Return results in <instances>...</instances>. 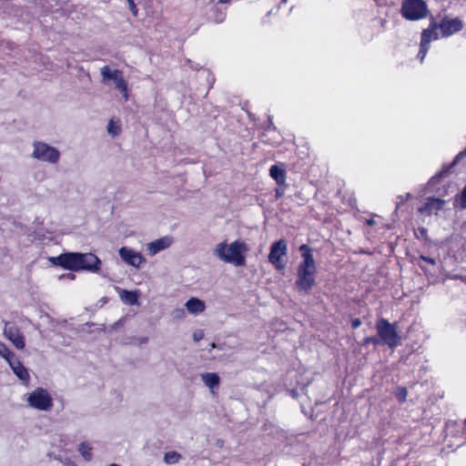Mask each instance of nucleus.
Segmentation results:
<instances>
[{"label": "nucleus", "instance_id": "29", "mask_svg": "<svg viewBox=\"0 0 466 466\" xmlns=\"http://www.w3.org/2000/svg\"><path fill=\"white\" fill-rule=\"evenodd\" d=\"M396 397L400 402H404L407 399V390L404 387H398L396 390Z\"/></svg>", "mask_w": 466, "mask_h": 466}, {"label": "nucleus", "instance_id": "40", "mask_svg": "<svg viewBox=\"0 0 466 466\" xmlns=\"http://www.w3.org/2000/svg\"><path fill=\"white\" fill-rule=\"evenodd\" d=\"M201 338H202L201 334L194 333V335H193V339L195 341H198L199 339H201Z\"/></svg>", "mask_w": 466, "mask_h": 466}, {"label": "nucleus", "instance_id": "33", "mask_svg": "<svg viewBox=\"0 0 466 466\" xmlns=\"http://www.w3.org/2000/svg\"><path fill=\"white\" fill-rule=\"evenodd\" d=\"M411 197L412 196L410 193H407L405 196H401V195L398 196V200L399 201L397 202V208H399V206L400 204H403L405 201H407L408 199L411 198Z\"/></svg>", "mask_w": 466, "mask_h": 466}, {"label": "nucleus", "instance_id": "1", "mask_svg": "<svg viewBox=\"0 0 466 466\" xmlns=\"http://www.w3.org/2000/svg\"><path fill=\"white\" fill-rule=\"evenodd\" d=\"M248 250L247 244L240 240H235L228 245L226 242L218 244L214 254L226 263H231L237 267H242L246 263L244 253Z\"/></svg>", "mask_w": 466, "mask_h": 466}, {"label": "nucleus", "instance_id": "18", "mask_svg": "<svg viewBox=\"0 0 466 466\" xmlns=\"http://www.w3.org/2000/svg\"><path fill=\"white\" fill-rule=\"evenodd\" d=\"M13 372L23 382L27 383L30 380L28 370L21 363V361L15 358L11 362L8 363Z\"/></svg>", "mask_w": 466, "mask_h": 466}, {"label": "nucleus", "instance_id": "10", "mask_svg": "<svg viewBox=\"0 0 466 466\" xmlns=\"http://www.w3.org/2000/svg\"><path fill=\"white\" fill-rule=\"evenodd\" d=\"M80 258L78 261V271H88V272H97L101 267L100 258L93 253H79L78 258Z\"/></svg>", "mask_w": 466, "mask_h": 466}, {"label": "nucleus", "instance_id": "42", "mask_svg": "<svg viewBox=\"0 0 466 466\" xmlns=\"http://www.w3.org/2000/svg\"><path fill=\"white\" fill-rule=\"evenodd\" d=\"M140 342H141V343H146V342H147V338H142V339H140Z\"/></svg>", "mask_w": 466, "mask_h": 466}, {"label": "nucleus", "instance_id": "16", "mask_svg": "<svg viewBox=\"0 0 466 466\" xmlns=\"http://www.w3.org/2000/svg\"><path fill=\"white\" fill-rule=\"evenodd\" d=\"M445 201L437 198H428L424 205L419 208L418 212L420 214L431 215L443 208Z\"/></svg>", "mask_w": 466, "mask_h": 466}, {"label": "nucleus", "instance_id": "30", "mask_svg": "<svg viewBox=\"0 0 466 466\" xmlns=\"http://www.w3.org/2000/svg\"><path fill=\"white\" fill-rule=\"evenodd\" d=\"M370 343H372L373 345L377 346V345L381 344V340L380 339V338L375 337V336L366 337L363 339V341H362L363 346H367Z\"/></svg>", "mask_w": 466, "mask_h": 466}, {"label": "nucleus", "instance_id": "3", "mask_svg": "<svg viewBox=\"0 0 466 466\" xmlns=\"http://www.w3.org/2000/svg\"><path fill=\"white\" fill-rule=\"evenodd\" d=\"M400 13L409 21H418L427 16L428 7L423 0H403Z\"/></svg>", "mask_w": 466, "mask_h": 466}, {"label": "nucleus", "instance_id": "31", "mask_svg": "<svg viewBox=\"0 0 466 466\" xmlns=\"http://www.w3.org/2000/svg\"><path fill=\"white\" fill-rule=\"evenodd\" d=\"M430 46H424V45H421L420 44V50H419V53H418V58L420 59V63L423 62L427 53H428V50H429Z\"/></svg>", "mask_w": 466, "mask_h": 466}, {"label": "nucleus", "instance_id": "12", "mask_svg": "<svg viewBox=\"0 0 466 466\" xmlns=\"http://www.w3.org/2000/svg\"><path fill=\"white\" fill-rule=\"evenodd\" d=\"M118 253L124 262L137 268H140L141 265L146 261V259L139 252H136L127 247H122Z\"/></svg>", "mask_w": 466, "mask_h": 466}, {"label": "nucleus", "instance_id": "39", "mask_svg": "<svg viewBox=\"0 0 466 466\" xmlns=\"http://www.w3.org/2000/svg\"><path fill=\"white\" fill-rule=\"evenodd\" d=\"M176 317H182L184 316V309H178L175 310Z\"/></svg>", "mask_w": 466, "mask_h": 466}, {"label": "nucleus", "instance_id": "20", "mask_svg": "<svg viewBox=\"0 0 466 466\" xmlns=\"http://www.w3.org/2000/svg\"><path fill=\"white\" fill-rule=\"evenodd\" d=\"M437 28L438 25L431 22L430 26L422 31L420 44L430 46L432 39H438V34L435 32Z\"/></svg>", "mask_w": 466, "mask_h": 466}, {"label": "nucleus", "instance_id": "14", "mask_svg": "<svg viewBox=\"0 0 466 466\" xmlns=\"http://www.w3.org/2000/svg\"><path fill=\"white\" fill-rule=\"evenodd\" d=\"M299 251L301 253L302 261L298 268L317 270L312 248L307 244H302L299 247Z\"/></svg>", "mask_w": 466, "mask_h": 466}, {"label": "nucleus", "instance_id": "11", "mask_svg": "<svg viewBox=\"0 0 466 466\" xmlns=\"http://www.w3.org/2000/svg\"><path fill=\"white\" fill-rule=\"evenodd\" d=\"M4 335L17 350H23L25 348V337L17 326L10 325L8 322H5Z\"/></svg>", "mask_w": 466, "mask_h": 466}, {"label": "nucleus", "instance_id": "19", "mask_svg": "<svg viewBox=\"0 0 466 466\" xmlns=\"http://www.w3.org/2000/svg\"><path fill=\"white\" fill-rule=\"evenodd\" d=\"M270 177L276 181L277 185L282 187L286 183V170L282 163L273 165L269 168Z\"/></svg>", "mask_w": 466, "mask_h": 466}, {"label": "nucleus", "instance_id": "13", "mask_svg": "<svg viewBox=\"0 0 466 466\" xmlns=\"http://www.w3.org/2000/svg\"><path fill=\"white\" fill-rule=\"evenodd\" d=\"M462 27V22L458 18H445L438 25V28L441 29L443 36H450L461 30Z\"/></svg>", "mask_w": 466, "mask_h": 466}, {"label": "nucleus", "instance_id": "34", "mask_svg": "<svg viewBox=\"0 0 466 466\" xmlns=\"http://www.w3.org/2000/svg\"><path fill=\"white\" fill-rule=\"evenodd\" d=\"M127 1L128 3V6H129V9L132 12V14L134 15H137V8L136 6V4H135L134 0H127Z\"/></svg>", "mask_w": 466, "mask_h": 466}, {"label": "nucleus", "instance_id": "17", "mask_svg": "<svg viewBox=\"0 0 466 466\" xmlns=\"http://www.w3.org/2000/svg\"><path fill=\"white\" fill-rule=\"evenodd\" d=\"M464 156H466V149L464 150H461L458 155L457 157H455V159L453 160V162L447 166V167H443V168L437 174H435L429 181V185L431 187L434 186L436 183H439V181L442 178V177H445L448 176V174L451 172V169L452 168V167L457 163V161L461 158H462Z\"/></svg>", "mask_w": 466, "mask_h": 466}, {"label": "nucleus", "instance_id": "35", "mask_svg": "<svg viewBox=\"0 0 466 466\" xmlns=\"http://www.w3.org/2000/svg\"><path fill=\"white\" fill-rule=\"evenodd\" d=\"M283 195H284V189H283L281 187H279H279H277V188L275 189V197H276L277 198H281Z\"/></svg>", "mask_w": 466, "mask_h": 466}, {"label": "nucleus", "instance_id": "9", "mask_svg": "<svg viewBox=\"0 0 466 466\" xmlns=\"http://www.w3.org/2000/svg\"><path fill=\"white\" fill-rule=\"evenodd\" d=\"M78 252H66L56 257H51L49 259L55 266H59L64 269L70 271H78Z\"/></svg>", "mask_w": 466, "mask_h": 466}, {"label": "nucleus", "instance_id": "43", "mask_svg": "<svg viewBox=\"0 0 466 466\" xmlns=\"http://www.w3.org/2000/svg\"><path fill=\"white\" fill-rule=\"evenodd\" d=\"M219 2L222 3V4H226V3H228L229 0H219Z\"/></svg>", "mask_w": 466, "mask_h": 466}, {"label": "nucleus", "instance_id": "24", "mask_svg": "<svg viewBox=\"0 0 466 466\" xmlns=\"http://www.w3.org/2000/svg\"><path fill=\"white\" fill-rule=\"evenodd\" d=\"M0 356L4 358L8 363L16 358L15 354L11 351L9 348L2 341H0Z\"/></svg>", "mask_w": 466, "mask_h": 466}, {"label": "nucleus", "instance_id": "36", "mask_svg": "<svg viewBox=\"0 0 466 466\" xmlns=\"http://www.w3.org/2000/svg\"><path fill=\"white\" fill-rule=\"evenodd\" d=\"M361 325V320L360 319H354L351 321V327L355 329H358Z\"/></svg>", "mask_w": 466, "mask_h": 466}, {"label": "nucleus", "instance_id": "21", "mask_svg": "<svg viewBox=\"0 0 466 466\" xmlns=\"http://www.w3.org/2000/svg\"><path fill=\"white\" fill-rule=\"evenodd\" d=\"M185 306L187 310L191 314L202 313L206 309L205 302L198 298L189 299Z\"/></svg>", "mask_w": 466, "mask_h": 466}, {"label": "nucleus", "instance_id": "26", "mask_svg": "<svg viewBox=\"0 0 466 466\" xmlns=\"http://www.w3.org/2000/svg\"><path fill=\"white\" fill-rule=\"evenodd\" d=\"M180 459L181 455L177 451H171L165 453L163 460L167 464H175L177 463Z\"/></svg>", "mask_w": 466, "mask_h": 466}, {"label": "nucleus", "instance_id": "23", "mask_svg": "<svg viewBox=\"0 0 466 466\" xmlns=\"http://www.w3.org/2000/svg\"><path fill=\"white\" fill-rule=\"evenodd\" d=\"M120 299L128 305H137L138 303V295L136 291L123 289L120 292Z\"/></svg>", "mask_w": 466, "mask_h": 466}, {"label": "nucleus", "instance_id": "7", "mask_svg": "<svg viewBox=\"0 0 466 466\" xmlns=\"http://www.w3.org/2000/svg\"><path fill=\"white\" fill-rule=\"evenodd\" d=\"M316 272L317 270L298 268L295 285L299 292L309 294L316 285Z\"/></svg>", "mask_w": 466, "mask_h": 466}, {"label": "nucleus", "instance_id": "5", "mask_svg": "<svg viewBox=\"0 0 466 466\" xmlns=\"http://www.w3.org/2000/svg\"><path fill=\"white\" fill-rule=\"evenodd\" d=\"M33 147L34 151L32 157L34 158L51 164L58 162L60 152L57 148L41 141H35Z\"/></svg>", "mask_w": 466, "mask_h": 466}, {"label": "nucleus", "instance_id": "37", "mask_svg": "<svg viewBox=\"0 0 466 466\" xmlns=\"http://www.w3.org/2000/svg\"><path fill=\"white\" fill-rule=\"evenodd\" d=\"M420 258V259H422V260H424V261H426V262H428V263H430L431 265H435L436 264V261H435L434 258H429V257H426V256H422V255Z\"/></svg>", "mask_w": 466, "mask_h": 466}, {"label": "nucleus", "instance_id": "4", "mask_svg": "<svg viewBox=\"0 0 466 466\" xmlns=\"http://www.w3.org/2000/svg\"><path fill=\"white\" fill-rule=\"evenodd\" d=\"M102 76V83L107 84L112 81L115 84L116 89H117L123 96L125 101L128 100V88L127 82L123 76V72L118 69L112 70L109 66H104L100 69Z\"/></svg>", "mask_w": 466, "mask_h": 466}, {"label": "nucleus", "instance_id": "25", "mask_svg": "<svg viewBox=\"0 0 466 466\" xmlns=\"http://www.w3.org/2000/svg\"><path fill=\"white\" fill-rule=\"evenodd\" d=\"M78 451L82 457L86 461H90L92 460V448L86 442H83L79 445Z\"/></svg>", "mask_w": 466, "mask_h": 466}, {"label": "nucleus", "instance_id": "22", "mask_svg": "<svg viewBox=\"0 0 466 466\" xmlns=\"http://www.w3.org/2000/svg\"><path fill=\"white\" fill-rule=\"evenodd\" d=\"M201 379L204 384L210 389L218 387L220 381L219 376L214 372L202 373Z\"/></svg>", "mask_w": 466, "mask_h": 466}, {"label": "nucleus", "instance_id": "2", "mask_svg": "<svg viewBox=\"0 0 466 466\" xmlns=\"http://www.w3.org/2000/svg\"><path fill=\"white\" fill-rule=\"evenodd\" d=\"M378 337L381 343L390 349L396 348L400 342V336L397 331L396 323H390L388 319L380 318L376 322Z\"/></svg>", "mask_w": 466, "mask_h": 466}, {"label": "nucleus", "instance_id": "41", "mask_svg": "<svg viewBox=\"0 0 466 466\" xmlns=\"http://www.w3.org/2000/svg\"><path fill=\"white\" fill-rule=\"evenodd\" d=\"M367 224L370 225V226H372V225L375 224V221H374V219H368L367 220Z\"/></svg>", "mask_w": 466, "mask_h": 466}, {"label": "nucleus", "instance_id": "28", "mask_svg": "<svg viewBox=\"0 0 466 466\" xmlns=\"http://www.w3.org/2000/svg\"><path fill=\"white\" fill-rule=\"evenodd\" d=\"M121 131L120 126L116 124L113 120H110L107 125V132L111 136H117Z\"/></svg>", "mask_w": 466, "mask_h": 466}, {"label": "nucleus", "instance_id": "27", "mask_svg": "<svg viewBox=\"0 0 466 466\" xmlns=\"http://www.w3.org/2000/svg\"><path fill=\"white\" fill-rule=\"evenodd\" d=\"M454 207L461 209L466 208V186L461 189L460 197L455 200Z\"/></svg>", "mask_w": 466, "mask_h": 466}, {"label": "nucleus", "instance_id": "8", "mask_svg": "<svg viewBox=\"0 0 466 466\" xmlns=\"http://www.w3.org/2000/svg\"><path fill=\"white\" fill-rule=\"evenodd\" d=\"M287 252L288 243L285 239L281 238L271 244L268 259L277 269H282L285 265L282 262L281 258L286 256Z\"/></svg>", "mask_w": 466, "mask_h": 466}, {"label": "nucleus", "instance_id": "15", "mask_svg": "<svg viewBox=\"0 0 466 466\" xmlns=\"http://www.w3.org/2000/svg\"><path fill=\"white\" fill-rule=\"evenodd\" d=\"M173 242V238L169 236H166L157 238L147 245V250L151 256L157 254L158 252L167 248Z\"/></svg>", "mask_w": 466, "mask_h": 466}, {"label": "nucleus", "instance_id": "32", "mask_svg": "<svg viewBox=\"0 0 466 466\" xmlns=\"http://www.w3.org/2000/svg\"><path fill=\"white\" fill-rule=\"evenodd\" d=\"M417 238H422V239L427 241L429 239V238H428V229L426 228H423V227L419 228H418Z\"/></svg>", "mask_w": 466, "mask_h": 466}, {"label": "nucleus", "instance_id": "6", "mask_svg": "<svg viewBox=\"0 0 466 466\" xmlns=\"http://www.w3.org/2000/svg\"><path fill=\"white\" fill-rule=\"evenodd\" d=\"M27 402L30 407L39 410H49L53 406V399L46 390L37 388L28 395Z\"/></svg>", "mask_w": 466, "mask_h": 466}, {"label": "nucleus", "instance_id": "38", "mask_svg": "<svg viewBox=\"0 0 466 466\" xmlns=\"http://www.w3.org/2000/svg\"><path fill=\"white\" fill-rule=\"evenodd\" d=\"M63 278H67L69 279H75L76 276L73 273H67V274H64V275L60 276V279H63Z\"/></svg>", "mask_w": 466, "mask_h": 466}]
</instances>
